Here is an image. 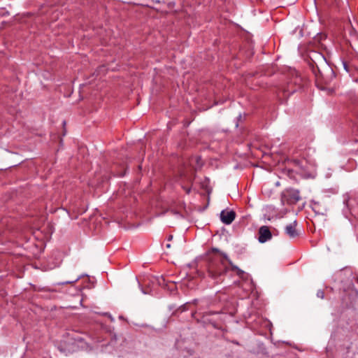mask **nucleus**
<instances>
[{"label": "nucleus", "instance_id": "nucleus-1", "mask_svg": "<svg viewBox=\"0 0 358 358\" xmlns=\"http://www.w3.org/2000/svg\"><path fill=\"white\" fill-rule=\"evenodd\" d=\"M206 261L209 276L212 278L217 279L224 275L227 271L228 264L240 278H243L245 275L243 271L234 265L227 256L220 252L217 248H210L206 252Z\"/></svg>", "mask_w": 358, "mask_h": 358}, {"label": "nucleus", "instance_id": "nucleus-12", "mask_svg": "<svg viewBox=\"0 0 358 358\" xmlns=\"http://www.w3.org/2000/svg\"><path fill=\"white\" fill-rule=\"evenodd\" d=\"M343 68L344 69L347 71V72H350V70L347 64V63L345 62H343Z\"/></svg>", "mask_w": 358, "mask_h": 358}, {"label": "nucleus", "instance_id": "nucleus-7", "mask_svg": "<svg viewBox=\"0 0 358 358\" xmlns=\"http://www.w3.org/2000/svg\"><path fill=\"white\" fill-rule=\"evenodd\" d=\"M191 305V303L187 302L182 306H180L176 310V312L182 313L189 310V306Z\"/></svg>", "mask_w": 358, "mask_h": 358}, {"label": "nucleus", "instance_id": "nucleus-14", "mask_svg": "<svg viewBox=\"0 0 358 358\" xmlns=\"http://www.w3.org/2000/svg\"><path fill=\"white\" fill-rule=\"evenodd\" d=\"M201 303V307L203 306H208V301L207 300H202Z\"/></svg>", "mask_w": 358, "mask_h": 358}, {"label": "nucleus", "instance_id": "nucleus-2", "mask_svg": "<svg viewBox=\"0 0 358 358\" xmlns=\"http://www.w3.org/2000/svg\"><path fill=\"white\" fill-rule=\"evenodd\" d=\"M300 199V192L298 189L288 188L282 193V202L286 201L288 203H296Z\"/></svg>", "mask_w": 358, "mask_h": 358}, {"label": "nucleus", "instance_id": "nucleus-3", "mask_svg": "<svg viewBox=\"0 0 358 358\" xmlns=\"http://www.w3.org/2000/svg\"><path fill=\"white\" fill-rule=\"evenodd\" d=\"M272 233L268 227L262 226L258 231V241L261 243H264L272 238Z\"/></svg>", "mask_w": 358, "mask_h": 358}, {"label": "nucleus", "instance_id": "nucleus-9", "mask_svg": "<svg viewBox=\"0 0 358 358\" xmlns=\"http://www.w3.org/2000/svg\"><path fill=\"white\" fill-rule=\"evenodd\" d=\"M113 337H114V339L111 338L110 343H108V344H103L101 346L102 347H106V348L108 347H110L111 348H115V343L116 342V336H115V335H114Z\"/></svg>", "mask_w": 358, "mask_h": 358}, {"label": "nucleus", "instance_id": "nucleus-17", "mask_svg": "<svg viewBox=\"0 0 358 358\" xmlns=\"http://www.w3.org/2000/svg\"><path fill=\"white\" fill-rule=\"evenodd\" d=\"M233 343L236 345H239L238 342V341H233Z\"/></svg>", "mask_w": 358, "mask_h": 358}, {"label": "nucleus", "instance_id": "nucleus-16", "mask_svg": "<svg viewBox=\"0 0 358 358\" xmlns=\"http://www.w3.org/2000/svg\"><path fill=\"white\" fill-rule=\"evenodd\" d=\"M76 340L78 341H82L83 338H78Z\"/></svg>", "mask_w": 358, "mask_h": 358}, {"label": "nucleus", "instance_id": "nucleus-4", "mask_svg": "<svg viewBox=\"0 0 358 358\" xmlns=\"http://www.w3.org/2000/svg\"><path fill=\"white\" fill-rule=\"evenodd\" d=\"M236 218V213L232 210H223L220 213V220L225 224H230Z\"/></svg>", "mask_w": 358, "mask_h": 358}, {"label": "nucleus", "instance_id": "nucleus-11", "mask_svg": "<svg viewBox=\"0 0 358 358\" xmlns=\"http://www.w3.org/2000/svg\"><path fill=\"white\" fill-rule=\"evenodd\" d=\"M317 296L320 299H324V292L322 289L317 290Z\"/></svg>", "mask_w": 358, "mask_h": 358}, {"label": "nucleus", "instance_id": "nucleus-15", "mask_svg": "<svg viewBox=\"0 0 358 358\" xmlns=\"http://www.w3.org/2000/svg\"><path fill=\"white\" fill-rule=\"evenodd\" d=\"M173 238V236L172 235H170L168 238V240L169 241H171V239Z\"/></svg>", "mask_w": 358, "mask_h": 358}, {"label": "nucleus", "instance_id": "nucleus-5", "mask_svg": "<svg viewBox=\"0 0 358 358\" xmlns=\"http://www.w3.org/2000/svg\"><path fill=\"white\" fill-rule=\"evenodd\" d=\"M297 222L294 221L285 227V234L290 238H294L299 236V231L296 229Z\"/></svg>", "mask_w": 358, "mask_h": 358}, {"label": "nucleus", "instance_id": "nucleus-6", "mask_svg": "<svg viewBox=\"0 0 358 358\" xmlns=\"http://www.w3.org/2000/svg\"><path fill=\"white\" fill-rule=\"evenodd\" d=\"M226 313L227 312L225 310V308L221 307L220 308H219L216 310H213V311L210 310V311L203 312L202 318L204 322H208L210 324H212L214 327L217 328L216 324L214 322H213L211 320L208 319V317L211 315H217V314Z\"/></svg>", "mask_w": 358, "mask_h": 358}, {"label": "nucleus", "instance_id": "nucleus-8", "mask_svg": "<svg viewBox=\"0 0 358 358\" xmlns=\"http://www.w3.org/2000/svg\"><path fill=\"white\" fill-rule=\"evenodd\" d=\"M227 295L226 294H221V295H217L215 296V300L214 301L211 303V306H215L216 305V301H225L227 299Z\"/></svg>", "mask_w": 358, "mask_h": 358}, {"label": "nucleus", "instance_id": "nucleus-19", "mask_svg": "<svg viewBox=\"0 0 358 358\" xmlns=\"http://www.w3.org/2000/svg\"><path fill=\"white\" fill-rule=\"evenodd\" d=\"M355 294H356V295H357V294H358V291H357V289H355Z\"/></svg>", "mask_w": 358, "mask_h": 358}, {"label": "nucleus", "instance_id": "nucleus-13", "mask_svg": "<svg viewBox=\"0 0 358 358\" xmlns=\"http://www.w3.org/2000/svg\"><path fill=\"white\" fill-rule=\"evenodd\" d=\"M38 290V291H48V292H53L54 291L53 289H50L46 288V287L39 288Z\"/></svg>", "mask_w": 358, "mask_h": 358}, {"label": "nucleus", "instance_id": "nucleus-20", "mask_svg": "<svg viewBox=\"0 0 358 358\" xmlns=\"http://www.w3.org/2000/svg\"><path fill=\"white\" fill-rule=\"evenodd\" d=\"M357 281H358V278H357Z\"/></svg>", "mask_w": 358, "mask_h": 358}, {"label": "nucleus", "instance_id": "nucleus-10", "mask_svg": "<svg viewBox=\"0 0 358 358\" xmlns=\"http://www.w3.org/2000/svg\"><path fill=\"white\" fill-rule=\"evenodd\" d=\"M80 278H81V276H78L74 280L58 282V283H57V285H67V284H73L76 282H77L78 280H79L80 279Z\"/></svg>", "mask_w": 358, "mask_h": 358}, {"label": "nucleus", "instance_id": "nucleus-18", "mask_svg": "<svg viewBox=\"0 0 358 358\" xmlns=\"http://www.w3.org/2000/svg\"><path fill=\"white\" fill-rule=\"evenodd\" d=\"M197 301H198V300H197V299H194V300L193 301V303H197Z\"/></svg>", "mask_w": 358, "mask_h": 358}]
</instances>
